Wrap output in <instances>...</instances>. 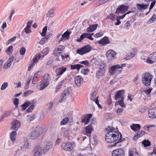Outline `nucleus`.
<instances>
[{
  "label": "nucleus",
  "mask_w": 156,
  "mask_h": 156,
  "mask_svg": "<svg viewBox=\"0 0 156 156\" xmlns=\"http://www.w3.org/2000/svg\"><path fill=\"white\" fill-rule=\"evenodd\" d=\"M106 129L107 131V133L105 134V140L107 142L112 143L116 141L119 138V141L121 142L122 140V134L114 130L115 129V128L109 126L106 128Z\"/></svg>",
  "instance_id": "1"
},
{
  "label": "nucleus",
  "mask_w": 156,
  "mask_h": 156,
  "mask_svg": "<svg viewBox=\"0 0 156 156\" xmlns=\"http://www.w3.org/2000/svg\"><path fill=\"white\" fill-rule=\"evenodd\" d=\"M50 80L49 75L48 74H45L43 77L40 82V85L37 86V88L40 90H43L49 85Z\"/></svg>",
  "instance_id": "2"
},
{
  "label": "nucleus",
  "mask_w": 156,
  "mask_h": 156,
  "mask_svg": "<svg viewBox=\"0 0 156 156\" xmlns=\"http://www.w3.org/2000/svg\"><path fill=\"white\" fill-rule=\"evenodd\" d=\"M36 104V102L34 100L26 101L22 105V109L25 110L28 106H29V108L27 110V111L28 112H31L34 109Z\"/></svg>",
  "instance_id": "3"
},
{
  "label": "nucleus",
  "mask_w": 156,
  "mask_h": 156,
  "mask_svg": "<svg viewBox=\"0 0 156 156\" xmlns=\"http://www.w3.org/2000/svg\"><path fill=\"white\" fill-rule=\"evenodd\" d=\"M153 76L149 73H144L142 76V81L143 83L146 86H149L151 83Z\"/></svg>",
  "instance_id": "4"
},
{
  "label": "nucleus",
  "mask_w": 156,
  "mask_h": 156,
  "mask_svg": "<svg viewBox=\"0 0 156 156\" xmlns=\"http://www.w3.org/2000/svg\"><path fill=\"white\" fill-rule=\"evenodd\" d=\"M75 146L76 144L74 142H68L63 143L61 147L65 151H69L73 149Z\"/></svg>",
  "instance_id": "5"
},
{
  "label": "nucleus",
  "mask_w": 156,
  "mask_h": 156,
  "mask_svg": "<svg viewBox=\"0 0 156 156\" xmlns=\"http://www.w3.org/2000/svg\"><path fill=\"white\" fill-rule=\"evenodd\" d=\"M92 47L87 45L77 50L76 53L81 55H83L90 52L92 50Z\"/></svg>",
  "instance_id": "6"
},
{
  "label": "nucleus",
  "mask_w": 156,
  "mask_h": 156,
  "mask_svg": "<svg viewBox=\"0 0 156 156\" xmlns=\"http://www.w3.org/2000/svg\"><path fill=\"white\" fill-rule=\"evenodd\" d=\"M40 133L37 127L31 129V132L29 135L30 137L32 139H37L39 136Z\"/></svg>",
  "instance_id": "7"
},
{
  "label": "nucleus",
  "mask_w": 156,
  "mask_h": 156,
  "mask_svg": "<svg viewBox=\"0 0 156 156\" xmlns=\"http://www.w3.org/2000/svg\"><path fill=\"white\" fill-rule=\"evenodd\" d=\"M116 52L114 51L112 49H110L107 51L106 56L108 59L109 60H112L116 58Z\"/></svg>",
  "instance_id": "8"
},
{
  "label": "nucleus",
  "mask_w": 156,
  "mask_h": 156,
  "mask_svg": "<svg viewBox=\"0 0 156 156\" xmlns=\"http://www.w3.org/2000/svg\"><path fill=\"white\" fill-rule=\"evenodd\" d=\"M125 151L122 149L114 150L112 152V156H125Z\"/></svg>",
  "instance_id": "9"
},
{
  "label": "nucleus",
  "mask_w": 156,
  "mask_h": 156,
  "mask_svg": "<svg viewBox=\"0 0 156 156\" xmlns=\"http://www.w3.org/2000/svg\"><path fill=\"white\" fill-rule=\"evenodd\" d=\"M21 123L19 121L17 120H14L12 123L11 129L16 131L20 126Z\"/></svg>",
  "instance_id": "10"
},
{
  "label": "nucleus",
  "mask_w": 156,
  "mask_h": 156,
  "mask_svg": "<svg viewBox=\"0 0 156 156\" xmlns=\"http://www.w3.org/2000/svg\"><path fill=\"white\" fill-rule=\"evenodd\" d=\"M67 68L62 66L58 67L56 70V73L57 76H60L67 70Z\"/></svg>",
  "instance_id": "11"
},
{
  "label": "nucleus",
  "mask_w": 156,
  "mask_h": 156,
  "mask_svg": "<svg viewBox=\"0 0 156 156\" xmlns=\"http://www.w3.org/2000/svg\"><path fill=\"white\" fill-rule=\"evenodd\" d=\"M121 67L119 65H116L111 66L109 68V72L110 75H112L116 73V71Z\"/></svg>",
  "instance_id": "12"
},
{
  "label": "nucleus",
  "mask_w": 156,
  "mask_h": 156,
  "mask_svg": "<svg viewBox=\"0 0 156 156\" xmlns=\"http://www.w3.org/2000/svg\"><path fill=\"white\" fill-rule=\"evenodd\" d=\"M92 117L91 114H86L83 116L82 118L81 122L85 125L88 124L89 122L90 119Z\"/></svg>",
  "instance_id": "13"
},
{
  "label": "nucleus",
  "mask_w": 156,
  "mask_h": 156,
  "mask_svg": "<svg viewBox=\"0 0 156 156\" xmlns=\"http://www.w3.org/2000/svg\"><path fill=\"white\" fill-rule=\"evenodd\" d=\"M125 93L124 90H122L117 91L116 92L115 98L116 100L121 98V99L124 100V95Z\"/></svg>",
  "instance_id": "14"
},
{
  "label": "nucleus",
  "mask_w": 156,
  "mask_h": 156,
  "mask_svg": "<svg viewBox=\"0 0 156 156\" xmlns=\"http://www.w3.org/2000/svg\"><path fill=\"white\" fill-rule=\"evenodd\" d=\"M137 49L136 48H132L131 51L130 53L127 54L126 55V59L129 60L134 57L136 53Z\"/></svg>",
  "instance_id": "15"
},
{
  "label": "nucleus",
  "mask_w": 156,
  "mask_h": 156,
  "mask_svg": "<svg viewBox=\"0 0 156 156\" xmlns=\"http://www.w3.org/2000/svg\"><path fill=\"white\" fill-rule=\"evenodd\" d=\"M105 72V69L104 67H101L96 71V75L97 78H101Z\"/></svg>",
  "instance_id": "16"
},
{
  "label": "nucleus",
  "mask_w": 156,
  "mask_h": 156,
  "mask_svg": "<svg viewBox=\"0 0 156 156\" xmlns=\"http://www.w3.org/2000/svg\"><path fill=\"white\" fill-rule=\"evenodd\" d=\"M34 156H41L42 150L41 147L39 145H37L35 146L34 149Z\"/></svg>",
  "instance_id": "17"
},
{
  "label": "nucleus",
  "mask_w": 156,
  "mask_h": 156,
  "mask_svg": "<svg viewBox=\"0 0 156 156\" xmlns=\"http://www.w3.org/2000/svg\"><path fill=\"white\" fill-rule=\"evenodd\" d=\"M148 115L150 118L154 119L156 118V107L149 110Z\"/></svg>",
  "instance_id": "18"
},
{
  "label": "nucleus",
  "mask_w": 156,
  "mask_h": 156,
  "mask_svg": "<svg viewBox=\"0 0 156 156\" xmlns=\"http://www.w3.org/2000/svg\"><path fill=\"white\" fill-rule=\"evenodd\" d=\"M128 8L129 7L128 6L121 5L116 9V12L117 13H123L127 11Z\"/></svg>",
  "instance_id": "19"
},
{
  "label": "nucleus",
  "mask_w": 156,
  "mask_h": 156,
  "mask_svg": "<svg viewBox=\"0 0 156 156\" xmlns=\"http://www.w3.org/2000/svg\"><path fill=\"white\" fill-rule=\"evenodd\" d=\"M83 79L80 76H76L75 78V84L77 86H80L81 83L83 82Z\"/></svg>",
  "instance_id": "20"
},
{
  "label": "nucleus",
  "mask_w": 156,
  "mask_h": 156,
  "mask_svg": "<svg viewBox=\"0 0 156 156\" xmlns=\"http://www.w3.org/2000/svg\"><path fill=\"white\" fill-rule=\"evenodd\" d=\"M109 43L108 38L106 36L104 37L101 40L98 41V43L102 45H105Z\"/></svg>",
  "instance_id": "21"
},
{
  "label": "nucleus",
  "mask_w": 156,
  "mask_h": 156,
  "mask_svg": "<svg viewBox=\"0 0 156 156\" xmlns=\"http://www.w3.org/2000/svg\"><path fill=\"white\" fill-rule=\"evenodd\" d=\"M149 5V3L146 4H137L136 6L137 9L139 10H142L144 9H147Z\"/></svg>",
  "instance_id": "22"
},
{
  "label": "nucleus",
  "mask_w": 156,
  "mask_h": 156,
  "mask_svg": "<svg viewBox=\"0 0 156 156\" xmlns=\"http://www.w3.org/2000/svg\"><path fill=\"white\" fill-rule=\"evenodd\" d=\"M70 34V33L68 31H67L65 32L62 35V37L59 41V42L62 41H64L67 39L69 37Z\"/></svg>",
  "instance_id": "23"
},
{
  "label": "nucleus",
  "mask_w": 156,
  "mask_h": 156,
  "mask_svg": "<svg viewBox=\"0 0 156 156\" xmlns=\"http://www.w3.org/2000/svg\"><path fill=\"white\" fill-rule=\"evenodd\" d=\"M93 130V127L91 125V124H90L88 126L85 127V130L87 136H90L92 131Z\"/></svg>",
  "instance_id": "24"
},
{
  "label": "nucleus",
  "mask_w": 156,
  "mask_h": 156,
  "mask_svg": "<svg viewBox=\"0 0 156 156\" xmlns=\"http://www.w3.org/2000/svg\"><path fill=\"white\" fill-rule=\"evenodd\" d=\"M66 83V78H64L59 82L56 85V88L57 89L59 90L63 86L65 85Z\"/></svg>",
  "instance_id": "25"
},
{
  "label": "nucleus",
  "mask_w": 156,
  "mask_h": 156,
  "mask_svg": "<svg viewBox=\"0 0 156 156\" xmlns=\"http://www.w3.org/2000/svg\"><path fill=\"white\" fill-rule=\"evenodd\" d=\"M32 23L33 22L32 21H30L27 22L26 27L24 29L25 32L26 34H28L31 31L30 28L31 25Z\"/></svg>",
  "instance_id": "26"
},
{
  "label": "nucleus",
  "mask_w": 156,
  "mask_h": 156,
  "mask_svg": "<svg viewBox=\"0 0 156 156\" xmlns=\"http://www.w3.org/2000/svg\"><path fill=\"white\" fill-rule=\"evenodd\" d=\"M17 135L16 131H14L11 132L10 134V137L12 143H14L16 140V137Z\"/></svg>",
  "instance_id": "27"
},
{
  "label": "nucleus",
  "mask_w": 156,
  "mask_h": 156,
  "mask_svg": "<svg viewBox=\"0 0 156 156\" xmlns=\"http://www.w3.org/2000/svg\"><path fill=\"white\" fill-rule=\"evenodd\" d=\"M98 24H94L89 26L87 29V31L89 32H92L95 30Z\"/></svg>",
  "instance_id": "28"
},
{
  "label": "nucleus",
  "mask_w": 156,
  "mask_h": 156,
  "mask_svg": "<svg viewBox=\"0 0 156 156\" xmlns=\"http://www.w3.org/2000/svg\"><path fill=\"white\" fill-rule=\"evenodd\" d=\"M130 128L134 131H136L140 129V126L139 124H133L130 126Z\"/></svg>",
  "instance_id": "29"
},
{
  "label": "nucleus",
  "mask_w": 156,
  "mask_h": 156,
  "mask_svg": "<svg viewBox=\"0 0 156 156\" xmlns=\"http://www.w3.org/2000/svg\"><path fill=\"white\" fill-rule=\"evenodd\" d=\"M89 35L88 33H83L80 36V38L76 40V41L79 42H81L82 40L84 38H87Z\"/></svg>",
  "instance_id": "30"
},
{
  "label": "nucleus",
  "mask_w": 156,
  "mask_h": 156,
  "mask_svg": "<svg viewBox=\"0 0 156 156\" xmlns=\"http://www.w3.org/2000/svg\"><path fill=\"white\" fill-rule=\"evenodd\" d=\"M42 58L41 55L40 54H37L35 55L34 57L33 58V63H37L39 60Z\"/></svg>",
  "instance_id": "31"
},
{
  "label": "nucleus",
  "mask_w": 156,
  "mask_h": 156,
  "mask_svg": "<svg viewBox=\"0 0 156 156\" xmlns=\"http://www.w3.org/2000/svg\"><path fill=\"white\" fill-rule=\"evenodd\" d=\"M55 10V8H52L50 9L47 14V16L48 17H53Z\"/></svg>",
  "instance_id": "32"
},
{
  "label": "nucleus",
  "mask_w": 156,
  "mask_h": 156,
  "mask_svg": "<svg viewBox=\"0 0 156 156\" xmlns=\"http://www.w3.org/2000/svg\"><path fill=\"white\" fill-rule=\"evenodd\" d=\"M51 147L52 145L51 142L47 143L46 144L45 148L43 149L44 152L45 153L47 152L49 150Z\"/></svg>",
  "instance_id": "33"
},
{
  "label": "nucleus",
  "mask_w": 156,
  "mask_h": 156,
  "mask_svg": "<svg viewBox=\"0 0 156 156\" xmlns=\"http://www.w3.org/2000/svg\"><path fill=\"white\" fill-rule=\"evenodd\" d=\"M30 147V144L28 143H26L21 146V148L23 151L29 149Z\"/></svg>",
  "instance_id": "34"
},
{
  "label": "nucleus",
  "mask_w": 156,
  "mask_h": 156,
  "mask_svg": "<svg viewBox=\"0 0 156 156\" xmlns=\"http://www.w3.org/2000/svg\"><path fill=\"white\" fill-rule=\"evenodd\" d=\"M142 144L144 147H147L151 146V143L148 140H144L143 141Z\"/></svg>",
  "instance_id": "35"
},
{
  "label": "nucleus",
  "mask_w": 156,
  "mask_h": 156,
  "mask_svg": "<svg viewBox=\"0 0 156 156\" xmlns=\"http://www.w3.org/2000/svg\"><path fill=\"white\" fill-rule=\"evenodd\" d=\"M49 50V48L48 47H46L43 49L42 53L43 55H41L42 58H43L44 56L46 55L48 53Z\"/></svg>",
  "instance_id": "36"
},
{
  "label": "nucleus",
  "mask_w": 156,
  "mask_h": 156,
  "mask_svg": "<svg viewBox=\"0 0 156 156\" xmlns=\"http://www.w3.org/2000/svg\"><path fill=\"white\" fill-rule=\"evenodd\" d=\"M119 105L122 107H125V105L124 104L123 100L121 99L120 100H119V101H116L115 104V105Z\"/></svg>",
  "instance_id": "37"
},
{
  "label": "nucleus",
  "mask_w": 156,
  "mask_h": 156,
  "mask_svg": "<svg viewBox=\"0 0 156 156\" xmlns=\"http://www.w3.org/2000/svg\"><path fill=\"white\" fill-rule=\"evenodd\" d=\"M156 20V15L154 14L151 17L148 21L149 23H154Z\"/></svg>",
  "instance_id": "38"
},
{
  "label": "nucleus",
  "mask_w": 156,
  "mask_h": 156,
  "mask_svg": "<svg viewBox=\"0 0 156 156\" xmlns=\"http://www.w3.org/2000/svg\"><path fill=\"white\" fill-rule=\"evenodd\" d=\"M41 73V71H39L37 72L34 74L32 80V82L33 84H35L36 83L35 81L36 80V79L37 78V75L39 74V73Z\"/></svg>",
  "instance_id": "39"
},
{
  "label": "nucleus",
  "mask_w": 156,
  "mask_h": 156,
  "mask_svg": "<svg viewBox=\"0 0 156 156\" xmlns=\"http://www.w3.org/2000/svg\"><path fill=\"white\" fill-rule=\"evenodd\" d=\"M12 46H9L5 50V52L8 55L11 54L12 52Z\"/></svg>",
  "instance_id": "40"
},
{
  "label": "nucleus",
  "mask_w": 156,
  "mask_h": 156,
  "mask_svg": "<svg viewBox=\"0 0 156 156\" xmlns=\"http://www.w3.org/2000/svg\"><path fill=\"white\" fill-rule=\"evenodd\" d=\"M69 120V119L68 117H66L63 119L61 122V125H64L67 123Z\"/></svg>",
  "instance_id": "41"
},
{
  "label": "nucleus",
  "mask_w": 156,
  "mask_h": 156,
  "mask_svg": "<svg viewBox=\"0 0 156 156\" xmlns=\"http://www.w3.org/2000/svg\"><path fill=\"white\" fill-rule=\"evenodd\" d=\"M145 132L143 131H140L137 132L136 135L137 136V138H140L144 135Z\"/></svg>",
  "instance_id": "42"
},
{
  "label": "nucleus",
  "mask_w": 156,
  "mask_h": 156,
  "mask_svg": "<svg viewBox=\"0 0 156 156\" xmlns=\"http://www.w3.org/2000/svg\"><path fill=\"white\" fill-rule=\"evenodd\" d=\"M27 120L29 122L34 120L35 118V115H27Z\"/></svg>",
  "instance_id": "43"
},
{
  "label": "nucleus",
  "mask_w": 156,
  "mask_h": 156,
  "mask_svg": "<svg viewBox=\"0 0 156 156\" xmlns=\"http://www.w3.org/2000/svg\"><path fill=\"white\" fill-rule=\"evenodd\" d=\"M65 48V47L63 45H59L58 48H56V50L59 52V53H61L63 51V50Z\"/></svg>",
  "instance_id": "44"
},
{
  "label": "nucleus",
  "mask_w": 156,
  "mask_h": 156,
  "mask_svg": "<svg viewBox=\"0 0 156 156\" xmlns=\"http://www.w3.org/2000/svg\"><path fill=\"white\" fill-rule=\"evenodd\" d=\"M48 38L44 37L42 38L40 41L39 43L43 45L48 41Z\"/></svg>",
  "instance_id": "45"
},
{
  "label": "nucleus",
  "mask_w": 156,
  "mask_h": 156,
  "mask_svg": "<svg viewBox=\"0 0 156 156\" xmlns=\"http://www.w3.org/2000/svg\"><path fill=\"white\" fill-rule=\"evenodd\" d=\"M79 63L81 64H83L87 66H90V63L87 60H85L80 62H79Z\"/></svg>",
  "instance_id": "46"
},
{
  "label": "nucleus",
  "mask_w": 156,
  "mask_h": 156,
  "mask_svg": "<svg viewBox=\"0 0 156 156\" xmlns=\"http://www.w3.org/2000/svg\"><path fill=\"white\" fill-rule=\"evenodd\" d=\"M79 67L78 64L74 65H71V69L72 70H74L76 69L78 71H79Z\"/></svg>",
  "instance_id": "47"
},
{
  "label": "nucleus",
  "mask_w": 156,
  "mask_h": 156,
  "mask_svg": "<svg viewBox=\"0 0 156 156\" xmlns=\"http://www.w3.org/2000/svg\"><path fill=\"white\" fill-rule=\"evenodd\" d=\"M47 31V27L45 26L43 28L42 33H41V35L43 37L45 36Z\"/></svg>",
  "instance_id": "48"
},
{
  "label": "nucleus",
  "mask_w": 156,
  "mask_h": 156,
  "mask_svg": "<svg viewBox=\"0 0 156 156\" xmlns=\"http://www.w3.org/2000/svg\"><path fill=\"white\" fill-rule=\"evenodd\" d=\"M151 58L153 59L155 62H156V52L151 54L150 56Z\"/></svg>",
  "instance_id": "49"
},
{
  "label": "nucleus",
  "mask_w": 156,
  "mask_h": 156,
  "mask_svg": "<svg viewBox=\"0 0 156 156\" xmlns=\"http://www.w3.org/2000/svg\"><path fill=\"white\" fill-rule=\"evenodd\" d=\"M8 84L7 82L3 83L1 86V89L2 90H4L8 86Z\"/></svg>",
  "instance_id": "50"
},
{
  "label": "nucleus",
  "mask_w": 156,
  "mask_h": 156,
  "mask_svg": "<svg viewBox=\"0 0 156 156\" xmlns=\"http://www.w3.org/2000/svg\"><path fill=\"white\" fill-rule=\"evenodd\" d=\"M146 62L149 63L150 64H151L155 62L151 58V57L149 56L146 59Z\"/></svg>",
  "instance_id": "51"
},
{
  "label": "nucleus",
  "mask_w": 156,
  "mask_h": 156,
  "mask_svg": "<svg viewBox=\"0 0 156 156\" xmlns=\"http://www.w3.org/2000/svg\"><path fill=\"white\" fill-rule=\"evenodd\" d=\"M98 98V97L96 96V93L93 92V93L91 94V96L90 97V98L91 100H95L96 99H97Z\"/></svg>",
  "instance_id": "52"
},
{
  "label": "nucleus",
  "mask_w": 156,
  "mask_h": 156,
  "mask_svg": "<svg viewBox=\"0 0 156 156\" xmlns=\"http://www.w3.org/2000/svg\"><path fill=\"white\" fill-rule=\"evenodd\" d=\"M26 49L24 47L21 48L20 50V53L21 55H23L25 54L26 52Z\"/></svg>",
  "instance_id": "53"
},
{
  "label": "nucleus",
  "mask_w": 156,
  "mask_h": 156,
  "mask_svg": "<svg viewBox=\"0 0 156 156\" xmlns=\"http://www.w3.org/2000/svg\"><path fill=\"white\" fill-rule=\"evenodd\" d=\"M133 12V11H129L127 12V13H126V14H125L123 15L122 16H118L117 18H118L119 19H122L123 18H124L125 16L128 14H129L130 13H131Z\"/></svg>",
  "instance_id": "54"
},
{
  "label": "nucleus",
  "mask_w": 156,
  "mask_h": 156,
  "mask_svg": "<svg viewBox=\"0 0 156 156\" xmlns=\"http://www.w3.org/2000/svg\"><path fill=\"white\" fill-rule=\"evenodd\" d=\"M33 91L28 90L24 92L23 94L25 96H27L33 93Z\"/></svg>",
  "instance_id": "55"
},
{
  "label": "nucleus",
  "mask_w": 156,
  "mask_h": 156,
  "mask_svg": "<svg viewBox=\"0 0 156 156\" xmlns=\"http://www.w3.org/2000/svg\"><path fill=\"white\" fill-rule=\"evenodd\" d=\"M14 60V57L13 56H11L9 58L8 60L6 62L10 64L11 66L12 62Z\"/></svg>",
  "instance_id": "56"
},
{
  "label": "nucleus",
  "mask_w": 156,
  "mask_h": 156,
  "mask_svg": "<svg viewBox=\"0 0 156 156\" xmlns=\"http://www.w3.org/2000/svg\"><path fill=\"white\" fill-rule=\"evenodd\" d=\"M11 112V111L10 110L6 111L4 113L3 116L4 117L9 116L10 115Z\"/></svg>",
  "instance_id": "57"
},
{
  "label": "nucleus",
  "mask_w": 156,
  "mask_h": 156,
  "mask_svg": "<svg viewBox=\"0 0 156 156\" xmlns=\"http://www.w3.org/2000/svg\"><path fill=\"white\" fill-rule=\"evenodd\" d=\"M103 35V33L102 32H100L95 34L94 36L95 38H98L101 37Z\"/></svg>",
  "instance_id": "58"
},
{
  "label": "nucleus",
  "mask_w": 156,
  "mask_h": 156,
  "mask_svg": "<svg viewBox=\"0 0 156 156\" xmlns=\"http://www.w3.org/2000/svg\"><path fill=\"white\" fill-rule=\"evenodd\" d=\"M13 102L16 107L17 108L19 103L18 99L17 98H15L13 101Z\"/></svg>",
  "instance_id": "59"
},
{
  "label": "nucleus",
  "mask_w": 156,
  "mask_h": 156,
  "mask_svg": "<svg viewBox=\"0 0 156 156\" xmlns=\"http://www.w3.org/2000/svg\"><path fill=\"white\" fill-rule=\"evenodd\" d=\"M156 3V1L155 0H153L152 2L151 3L149 8V10H151L153 8L154 6V5Z\"/></svg>",
  "instance_id": "60"
},
{
  "label": "nucleus",
  "mask_w": 156,
  "mask_h": 156,
  "mask_svg": "<svg viewBox=\"0 0 156 156\" xmlns=\"http://www.w3.org/2000/svg\"><path fill=\"white\" fill-rule=\"evenodd\" d=\"M89 71V70L87 69H84L81 70V72L84 75L87 74L88 72Z\"/></svg>",
  "instance_id": "61"
},
{
  "label": "nucleus",
  "mask_w": 156,
  "mask_h": 156,
  "mask_svg": "<svg viewBox=\"0 0 156 156\" xmlns=\"http://www.w3.org/2000/svg\"><path fill=\"white\" fill-rule=\"evenodd\" d=\"M16 37H15V36L14 37L10 39L6 43V44H8L9 43H12V42H13L16 40Z\"/></svg>",
  "instance_id": "62"
},
{
  "label": "nucleus",
  "mask_w": 156,
  "mask_h": 156,
  "mask_svg": "<svg viewBox=\"0 0 156 156\" xmlns=\"http://www.w3.org/2000/svg\"><path fill=\"white\" fill-rule=\"evenodd\" d=\"M62 94L66 98L70 94V92L68 90H66Z\"/></svg>",
  "instance_id": "63"
},
{
  "label": "nucleus",
  "mask_w": 156,
  "mask_h": 156,
  "mask_svg": "<svg viewBox=\"0 0 156 156\" xmlns=\"http://www.w3.org/2000/svg\"><path fill=\"white\" fill-rule=\"evenodd\" d=\"M123 110L121 108L118 109L117 110V113L119 115H122L123 113Z\"/></svg>",
  "instance_id": "64"
}]
</instances>
